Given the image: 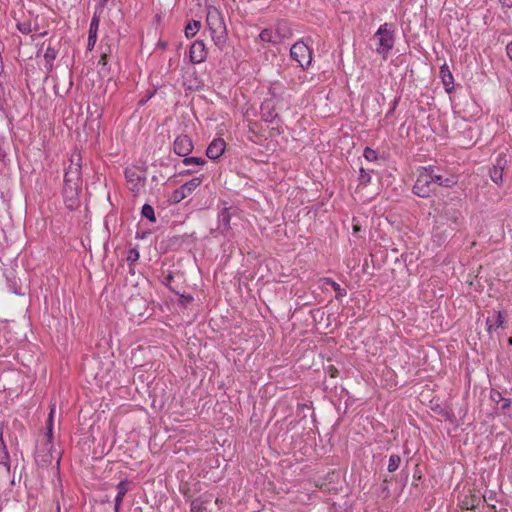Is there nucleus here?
Returning a JSON list of instances; mask_svg holds the SVG:
<instances>
[{"label":"nucleus","instance_id":"obj_1","mask_svg":"<svg viewBox=\"0 0 512 512\" xmlns=\"http://www.w3.org/2000/svg\"><path fill=\"white\" fill-rule=\"evenodd\" d=\"M69 166L65 169L63 197L68 209L74 210L79 203V193L82 185V155L73 151Z\"/></svg>","mask_w":512,"mask_h":512},{"label":"nucleus","instance_id":"obj_2","mask_svg":"<svg viewBox=\"0 0 512 512\" xmlns=\"http://www.w3.org/2000/svg\"><path fill=\"white\" fill-rule=\"evenodd\" d=\"M372 40L375 42V51L383 60H387L395 45L396 30L393 23H384L374 33Z\"/></svg>","mask_w":512,"mask_h":512},{"label":"nucleus","instance_id":"obj_3","mask_svg":"<svg viewBox=\"0 0 512 512\" xmlns=\"http://www.w3.org/2000/svg\"><path fill=\"white\" fill-rule=\"evenodd\" d=\"M432 166L421 167L417 176L416 182L413 186V193L421 198H428L435 192V186L431 177Z\"/></svg>","mask_w":512,"mask_h":512},{"label":"nucleus","instance_id":"obj_4","mask_svg":"<svg viewBox=\"0 0 512 512\" xmlns=\"http://www.w3.org/2000/svg\"><path fill=\"white\" fill-rule=\"evenodd\" d=\"M312 48L303 40L295 42L290 48V56L299 66L306 70L312 63Z\"/></svg>","mask_w":512,"mask_h":512},{"label":"nucleus","instance_id":"obj_5","mask_svg":"<svg viewBox=\"0 0 512 512\" xmlns=\"http://www.w3.org/2000/svg\"><path fill=\"white\" fill-rule=\"evenodd\" d=\"M54 459H56L58 467L60 463V456L54 449L53 444L49 443V445H47V443L40 441L35 451L36 463L41 467H45L51 464Z\"/></svg>","mask_w":512,"mask_h":512},{"label":"nucleus","instance_id":"obj_6","mask_svg":"<svg viewBox=\"0 0 512 512\" xmlns=\"http://www.w3.org/2000/svg\"><path fill=\"white\" fill-rule=\"evenodd\" d=\"M125 178L129 189L134 194H139L145 187L146 175L138 167L132 166L125 169Z\"/></svg>","mask_w":512,"mask_h":512},{"label":"nucleus","instance_id":"obj_7","mask_svg":"<svg viewBox=\"0 0 512 512\" xmlns=\"http://www.w3.org/2000/svg\"><path fill=\"white\" fill-rule=\"evenodd\" d=\"M0 473L5 478L10 475V456L7 450V446L3 439V432L0 429Z\"/></svg>","mask_w":512,"mask_h":512},{"label":"nucleus","instance_id":"obj_8","mask_svg":"<svg viewBox=\"0 0 512 512\" xmlns=\"http://www.w3.org/2000/svg\"><path fill=\"white\" fill-rule=\"evenodd\" d=\"M189 55L192 63L199 64L204 62L207 57L204 42L202 40H196L190 47Z\"/></svg>","mask_w":512,"mask_h":512},{"label":"nucleus","instance_id":"obj_9","mask_svg":"<svg viewBox=\"0 0 512 512\" xmlns=\"http://www.w3.org/2000/svg\"><path fill=\"white\" fill-rule=\"evenodd\" d=\"M193 150L192 140L187 135H180L174 141V152L179 155L186 157Z\"/></svg>","mask_w":512,"mask_h":512},{"label":"nucleus","instance_id":"obj_10","mask_svg":"<svg viewBox=\"0 0 512 512\" xmlns=\"http://www.w3.org/2000/svg\"><path fill=\"white\" fill-rule=\"evenodd\" d=\"M231 212L228 208H223L218 214L217 231L224 237H229L231 226Z\"/></svg>","mask_w":512,"mask_h":512},{"label":"nucleus","instance_id":"obj_11","mask_svg":"<svg viewBox=\"0 0 512 512\" xmlns=\"http://www.w3.org/2000/svg\"><path fill=\"white\" fill-rule=\"evenodd\" d=\"M431 177H433L432 182L434 186H442L446 188H451L457 184V177L454 175L444 176L438 173L434 167H432Z\"/></svg>","mask_w":512,"mask_h":512},{"label":"nucleus","instance_id":"obj_12","mask_svg":"<svg viewBox=\"0 0 512 512\" xmlns=\"http://www.w3.org/2000/svg\"><path fill=\"white\" fill-rule=\"evenodd\" d=\"M206 23L210 31L215 28L226 26L222 14L215 7L208 9Z\"/></svg>","mask_w":512,"mask_h":512},{"label":"nucleus","instance_id":"obj_13","mask_svg":"<svg viewBox=\"0 0 512 512\" xmlns=\"http://www.w3.org/2000/svg\"><path fill=\"white\" fill-rule=\"evenodd\" d=\"M226 143L222 138L214 139L206 150V155L212 160L218 159L224 153Z\"/></svg>","mask_w":512,"mask_h":512},{"label":"nucleus","instance_id":"obj_14","mask_svg":"<svg viewBox=\"0 0 512 512\" xmlns=\"http://www.w3.org/2000/svg\"><path fill=\"white\" fill-rule=\"evenodd\" d=\"M117 495L114 501V512H120V507L126 493L130 489V482L128 480H122L117 485Z\"/></svg>","mask_w":512,"mask_h":512},{"label":"nucleus","instance_id":"obj_15","mask_svg":"<svg viewBox=\"0 0 512 512\" xmlns=\"http://www.w3.org/2000/svg\"><path fill=\"white\" fill-rule=\"evenodd\" d=\"M214 44L222 49L227 42V29L226 26L215 28L210 31Z\"/></svg>","mask_w":512,"mask_h":512},{"label":"nucleus","instance_id":"obj_16","mask_svg":"<svg viewBox=\"0 0 512 512\" xmlns=\"http://www.w3.org/2000/svg\"><path fill=\"white\" fill-rule=\"evenodd\" d=\"M275 36H278L279 43L284 39L290 38L292 35L291 29L286 21H278L275 26Z\"/></svg>","mask_w":512,"mask_h":512},{"label":"nucleus","instance_id":"obj_17","mask_svg":"<svg viewBox=\"0 0 512 512\" xmlns=\"http://www.w3.org/2000/svg\"><path fill=\"white\" fill-rule=\"evenodd\" d=\"M503 324H504V315L500 311L495 316L488 317L486 320L488 332H492L493 330H496L499 327H503Z\"/></svg>","mask_w":512,"mask_h":512},{"label":"nucleus","instance_id":"obj_18","mask_svg":"<svg viewBox=\"0 0 512 512\" xmlns=\"http://www.w3.org/2000/svg\"><path fill=\"white\" fill-rule=\"evenodd\" d=\"M56 57H57V50L54 47L48 45V47L46 48V50L44 52V61H45L44 67L47 71L52 70L53 62L56 59Z\"/></svg>","mask_w":512,"mask_h":512},{"label":"nucleus","instance_id":"obj_19","mask_svg":"<svg viewBox=\"0 0 512 512\" xmlns=\"http://www.w3.org/2000/svg\"><path fill=\"white\" fill-rule=\"evenodd\" d=\"M323 283L326 285H330L332 289L335 291V298L337 300H342L343 297L346 296L347 291L346 289L342 288L337 282H335L331 278H323Z\"/></svg>","mask_w":512,"mask_h":512},{"label":"nucleus","instance_id":"obj_20","mask_svg":"<svg viewBox=\"0 0 512 512\" xmlns=\"http://www.w3.org/2000/svg\"><path fill=\"white\" fill-rule=\"evenodd\" d=\"M261 117L265 122H273L277 117V113L270 107L269 103H263L261 106Z\"/></svg>","mask_w":512,"mask_h":512},{"label":"nucleus","instance_id":"obj_21","mask_svg":"<svg viewBox=\"0 0 512 512\" xmlns=\"http://www.w3.org/2000/svg\"><path fill=\"white\" fill-rule=\"evenodd\" d=\"M202 183V178L195 177L191 179L190 181L184 183L180 186V188L183 190V192L188 196L190 195L200 184Z\"/></svg>","mask_w":512,"mask_h":512},{"label":"nucleus","instance_id":"obj_22","mask_svg":"<svg viewBox=\"0 0 512 512\" xmlns=\"http://www.w3.org/2000/svg\"><path fill=\"white\" fill-rule=\"evenodd\" d=\"M259 38L263 42L279 44V38L278 36H275V33L272 29H263L259 34Z\"/></svg>","mask_w":512,"mask_h":512},{"label":"nucleus","instance_id":"obj_23","mask_svg":"<svg viewBox=\"0 0 512 512\" xmlns=\"http://www.w3.org/2000/svg\"><path fill=\"white\" fill-rule=\"evenodd\" d=\"M201 28V22L197 20L190 21L185 27V36L187 38L194 37Z\"/></svg>","mask_w":512,"mask_h":512},{"label":"nucleus","instance_id":"obj_24","mask_svg":"<svg viewBox=\"0 0 512 512\" xmlns=\"http://www.w3.org/2000/svg\"><path fill=\"white\" fill-rule=\"evenodd\" d=\"M489 176L495 184H497V185L502 184V182H503V171L502 170L492 167L489 171Z\"/></svg>","mask_w":512,"mask_h":512},{"label":"nucleus","instance_id":"obj_25","mask_svg":"<svg viewBox=\"0 0 512 512\" xmlns=\"http://www.w3.org/2000/svg\"><path fill=\"white\" fill-rule=\"evenodd\" d=\"M141 214L143 217L147 218L150 222L156 221L154 208L149 204H144L142 206Z\"/></svg>","mask_w":512,"mask_h":512},{"label":"nucleus","instance_id":"obj_26","mask_svg":"<svg viewBox=\"0 0 512 512\" xmlns=\"http://www.w3.org/2000/svg\"><path fill=\"white\" fill-rule=\"evenodd\" d=\"M401 463V457L398 454H392L389 457V463H388V471L389 472H395Z\"/></svg>","mask_w":512,"mask_h":512},{"label":"nucleus","instance_id":"obj_27","mask_svg":"<svg viewBox=\"0 0 512 512\" xmlns=\"http://www.w3.org/2000/svg\"><path fill=\"white\" fill-rule=\"evenodd\" d=\"M99 23H100L99 17L94 14V16L91 19L90 25H89L88 35L97 37Z\"/></svg>","mask_w":512,"mask_h":512},{"label":"nucleus","instance_id":"obj_28","mask_svg":"<svg viewBox=\"0 0 512 512\" xmlns=\"http://www.w3.org/2000/svg\"><path fill=\"white\" fill-rule=\"evenodd\" d=\"M500 410L504 415L512 418V402L509 398H504L502 400Z\"/></svg>","mask_w":512,"mask_h":512},{"label":"nucleus","instance_id":"obj_29","mask_svg":"<svg viewBox=\"0 0 512 512\" xmlns=\"http://www.w3.org/2000/svg\"><path fill=\"white\" fill-rule=\"evenodd\" d=\"M358 180L360 185L367 186L371 182L370 172L364 168H360Z\"/></svg>","mask_w":512,"mask_h":512},{"label":"nucleus","instance_id":"obj_30","mask_svg":"<svg viewBox=\"0 0 512 512\" xmlns=\"http://www.w3.org/2000/svg\"><path fill=\"white\" fill-rule=\"evenodd\" d=\"M363 156L369 162H375L378 159L377 152L374 149L370 148V147H366L364 149Z\"/></svg>","mask_w":512,"mask_h":512},{"label":"nucleus","instance_id":"obj_31","mask_svg":"<svg viewBox=\"0 0 512 512\" xmlns=\"http://www.w3.org/2000/svg\"><path fill=\"white\" fill-rule=\"evenodd\" d=\"M182 162L184 165L189 166V165H203V164H205L206 161L204 158H201V157H185Z\"/></svg>","mask_w":512,"mask_h":512},{"label":"nucleus","instance_id":"obj_32","mask_svg":"<svg viewBox=\"0 0 512 512\" xmlns=\"http://www.w3.org/2000/svg\"><path fill=\"white\" fill-rule=\"evenodd\" d=\"M187 197V195L183 192V190L179 187L177 189H175L172 193V196H171V202L172 203H179L181 202L183 199H185Z\"/></svg>","mask_w":512,"mask_h":512},{"label":"nucleus","instance_id":"obj_33","mask_svg":"<svg viewBox=\"0 0 512 512\" xmlns=\"http://www.w3.org/2000/svg\"><path fill=\"white\" fill-rule=\"evenodd\" d=\"M140 255H139V252L137 249H130L128 251V255H127V262L130 264V265H133L135 262L138 261Z\"/></svg>","mask_w":512,"mask_h":512},{"label":"nucleus","instance_id":"obj_34","mask_svg":"<svg viewBox=\"0 0 512 512\" xmlns=\"http://www.w3.org/2000/svg\"><path fill=\"white\" fill-rule=\"evenodd\" d=\"M445 217L447 219L452 220L454 223H458L459 220L461 219V214H460L459 211H456V210H453V211L446 210L445 211Z\"/></svg>","mask_w":512,"mask_h":512},{"label":"nucleus","instance_id":"obj_35","mask_svg":"<svg viewBox=\"0 0 512 512\" xmlns=\"http://www.w3.org/2000/svg\"><path fill=\"white\" fill-rule=\"evenodd\" d=\"M17 28L23 34H29L32 31L31 24L27 21L19 22Z\"/></svg>","mask_w":512,"mask_h":512},{"label":"nucleus","instance_id":"obj_36","mask_svg":"<svg viewBox=\"0 0 512 512\" xmlns=\"http://www.w3.org/2000/svg\"><path fill=\"white\" fill-rule=\"evenodd\" d=\"M506 164H507V160H506L505 156L499 155L496 158V163L493 165V167L504 171Z\"/></svg>","mask_w":512,"mask_h":512},{"label":"nucleus","instance_id":"obj_37","mask_svg":"<svg viewBox=\"0 0 512 512\" xmlns=\"http://www.w3.org/2000/svg\"><path fill=\"white\" fill-rule=\"evenodd\" d=\"M490 398L493 402L499 404L500 402H502V400L504 399V397L502 396V393L495 390V389H492L491 392H490Z\"/></svg>","mask_w":512,"mask_h":512},{"label":"nucleus","instance_id":"obj_38","mask_svg":"<svg viewBox=\"0 0 512 512\" xmlns=\"http://www.w3.org/2000/svg\"><path fill=\"white\" fill-rule=\"evenodd\" d=\"M41 441L47 443V445H49V443L53 444V429L46 428V432Z\"/></svg>","mask_w":512,"mask_h":512},{"label":"nucleus","instance_id":"obj_39","mask_svg":"<svg viewBox=\"0 0 512 512\" xmlns=\"http://www.w3.org/2000/svg\"><path fill=\"white\" fill-rule=\"evenodd\" d=\"M54 412H55V407H52L50 409V413H49V416L47 419L46 428L53 429V427H54V422H53Z\"/></svg>","mask_w":512,"mask_h":512},{"label":"nucleus","instance_id":"obj_40","mask_svg":"<svg viewBox=\"0 0 512 512\" xmlns=\"http://www.w3.org/2000/svg\"><path fill=\"white\" fill-rule=\"evenodd\" d=\"M97 41V37L88 35L87 50L92 51Z\"/></svg>","mask_w":512,"mask_h":512},{"label":"nucleus","instance_id":"obj_41","mask_svg":"<svg viewBox=\"0 0 512 512\" xmlns=\"http://www.w3.org/2000/svg\"><path fill=\"white\" fill-rule=\"evenodd\" d=\"M500 4L506 8H512V0H499Z\"/></svg>","mask_w":512,"mask_h":512},{"label":"nucleus","instance_id":"obj_42","mask_svg":"<svg viewBox=\"0 0 512 512\" xmlns=\"http://www.w3.org/2000/svg\"><path fill=\"white\" fill-rule=\"evenodd\" d=\"M200 510V506L198 504V501L195 500L191 504V512H198Z\"/></svg>","mask_w":512,"mask_h":512},{"label":"nucleus","instance_id":"obj_43","mask_svg":"<svg viewBox=\"0 0 512 512\" xmlns=\"http://www.w3.org/2000/svg\"><path fill=\"white\" fill-rule=\"evenodd\" d=\"M506 52H507L508 57L512 61V41L507 44Z\"/></svg>","mask_w":512,"mask_h":512},{"label":"nucleus","instance_id":"obj_44","mask_svg":"<svg viewBox=\"0 0 512 512\" xmlns=\"http://www.w3.org/2000/svg\"><path fill=\"white\" fill-rule=\"evenodd\" d=\"M107 63V55L106 53L102 54L100 59H99V64H102V65H106Z\"/></svg>","mask_w":512,"mask_h":512},{"label":"nucleus","instance_id":"obj_45","mask_svg":"<svg viewBox=\"0 0 512 512\" xmlns=\"http://www.w3.org/2000/svg\"><path fill=\"white\" fill-rule=\"evenodd\" d=\"M172 279H173V276H172L171 274H169V275H167V276L165 277V280H164V282H163V283H164L165 285H168V284L172 281Z\"/></svg>","mask_w":512,"mask_h":512},{"label":"nucleus","instance_id":"obj_46","mask_svg":"<svg viewBox=\"0 0 512 512\" xmlns=\"http://www.w3.org/2000/svg\"><path fill=\"white\" fill-rule=\"evenodd\" d=\"M182 297L185 299V301H186V302H191V301H193V297H192V296H190V295H187V296H184V295H183Z\"/></svg>","mask_w":512,"mask_h":512},{"label":"nucleus","instance_id":"obj_47","mask_svg":"<svg viewBox=\"0 0 512 512\" xmlns=\"http://www.w3.org/2000/svg\"><path fill=\"white\" fill-rule=\"evenodd\" d=\"M158 46L161 47L162 49H165L167 47V44L165 42H159Z\"/></svg>","mask_w":512,"mask_h":512},{"label":"nucleus","instance_id":"obj_48","mask_svg":"<svg viewBox=\"0 0 512 512\" xmlns=\"http://www.w3.org/2000/svg\"><path fill=\"white\" fill-rule=\"evenodd\" d=\"M447 77H448V79H449V83H451V82H452V80H453V77H452V74H451L449 71H448V73H447Z\"/></svg>","mask_w":512,"mask_h":512},{"label":"nucleus","instance_id":"obj_49","mask_svg":"<svg viewBox=\"0 0 512 512\" xmlns=\"http://www.w3.org/2000/svg\"><path fill=\"white\" fill-rule=\"evenodd\" d=\"M192 171L191 170H185V171H182L180 172L181 175H184V174H191Z\"/></svg>","mask_w":512,"mask_h":512},{"label":"nucleus","instance_id":"obj_50","mask_svg":"<svg viewBox=\"0 0 512 512\" xmlns=\"http://www.w3.org/2000/svg\"><path fill=\"white\" fill-rule=\"evenodd\" d=\"M447 80H448V77H446V75H444V76H443V83H444L445 85H447V84H448V81H447Z\"/></svg>","mask_w":512,"mask_h":512},{"label":"nucleus","instance_id":"obj_51","mask_svg":"<svg viewBox=\"0 0 512 512\" xmlns=\"http://www.w3.org/2000/svg\"><path fill=\"white\" fill-rule=\"evenodd\" d=\"M447 80H448V77H446V75H444V76H443V83H444L445 85H447V84H448V81H447Z\"/></svg>","mask_w":512,"mask_h":512},{"label":"nucleus","instance_id":"obj_52","mask_svg":"<svg viewBox=\"0 0 512 512\" xmlns=\"http://www.w3.org/2000/svg\"><path fill=\"white\" fill-rule=\"evenodd\" d=\"M56 512H61L59 503H57Z\"/></svg>","mask_w":512,"mask_h":512},{"label":"nucleus","instance_id":"obj_53","mask_svg":"<svg viewBox=\"0 0 512 512\" xmlns=\"http://www.w3.org/2000/svg\"><path fill=\"white\" fill-rule=\"evenodd\" d=\"M107 1H108V0H101V4H102V6L106 5Z\"/></svg>","mask_w":512,"mask_h":512}]
</instances>
